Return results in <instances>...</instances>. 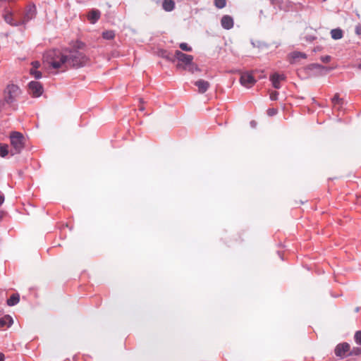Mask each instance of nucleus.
<instances>
[{
  "label": "nucleus",
  "instance_id": "nucleus-36",
  "mask_svg": "<svg viewBox=\"0 0 361 361\" xmlns=\"http://www.w3.org/2000/svg\"><path fill=\"white\" fill-rule=\"evenodd\" d=\"M250 124H251V126H252V127H255V125H256V123H255V121H251V122H250Z\"/></svg>",
  "mask_w": 361,
  "mask_h": 361
},
{
  "label": "nucleus",
  "instance_id": "nucleus-10",
  "mask_svg": "<svg viewBox=\"0 0 361 361\" xmlns=\"http://www.w3.org/2000/svg\"><path fill=\"white\" fill-rule=\"evenodd\" d=\"M221 25L226 30L231 29L234 25L233 18L228 15L224 16L221 20Z\"/></svg>",
  "mask_w": 361,
  "mask_h": 361
},
{
  "label": "nucleus",
  "instance_id": "nucleus-12",
  "mask_svg": "<svg viewBox=\"0 0 361 361\" xmlns=\"http://www.w3.org/2000/svg\"><path fill=\"white\" fill-rule=\"evenodd\" d=\"M350 350V345L347 343L339 344L335 349V353L337 356L343 357Z\"/></svg>",
  "mask_w": 361,
  "mask_h": 361
},
{
  "label": "nucleus",
  "instance_id": "nucleus-16",
  "mask_svg": "<svg viewBox=\"0 0 361 361\" xmlns=\"http://www.w3.org/2000/svg\"><path fill=\"white\" fill-rule=\"evenodd\" d=\"M13 320L12 317L9 315H5L4 317L0 318V327L1 328L4 327V326L9 327L13 324Z\"/></svg>",
  "mask_w": 361,
  "mask_h": 361
},
{
  "label": "nucleus",
  "instance_id": "nucleus-22",
  "mask_svg": "<svg viewBox=\"0 0 361 361\" xmlns=\"http://www.w3.org/2000/svg\"><path fill=\"white\" fill-rule=\"evenodd\" d=\"M11 102H6V97H4V99L0 100V111L5 110L10 105Z\"/></svg>",
  "mask_w": 361,
  "mask_h": 361
},
{
  "label": "nucleus",
  "instance_id": "nucleus-9",
  "mask_svg": "<svg viewBox=\"0 0 361 361\" xmlns=\"http://www.w3.org/2000/svg\"><path fill=\"white\" fill-rule=\"evenodd\" d=\"M240 82L243 86L250 88L255 84L256 80L251 73H243L241 74Z\"/></svg>",
  "mask_w": 361,
  "mask_h": 361
},
{
  "label": "nucleus",
  "instance_id": "nucleus-3",
  "mask_svg": "<svg viewBox=\"0 0 361 361\" xmlns=\"http://www.w3.org/2000/svg\"><path fill=\"white\" fill-rule=\"evenodd\" d=\"M175 57L178 61L177 66L185 70L194 73L195 71H198L197 66L193 63V56L191 55L185 54L180 51H175Z\"/></svg>",
  "mask_w": 361,
  "mask_h": 361
},
{
  "label": "nucleus",
  "instance_id": "nucleus-21",
  "mask_svg": "<svg viewBox=\"0 0 361 361\" xmlns=\"http://www.w3.org/2000/svg\"><path fill=\"white\" fill-rule=\"evenodd\" d=\"M115 36V33L112 30H106L102 33V37L106 39H112Z\"/></svg>",
  "mask_w": 361,
  "mask_h": 361
},
{
  "label": "nucleus",
  "instance_id": "nucleus-32",
  "mask_svg": "<svg viewBox=\"0 0 361 361\" xmlns=\"http://www.w3.org/2000/svg\"><path fill=\"white\" fill-rule=\"evenodd\" d=\"M32 68L37 69L39 67L40 63L38 61H34V62L32 63Z\"/></svg>",
  "mask_w": 361,
  "mask_h": 361
},
{
  "label": "nucleus",
  "instance_id": "nucleus-37",
  "mask_svg": "<svg viewBox=\"0 0 361 361\" xmlns=\"http://www.w3.org/2000/svg\"><path fill=\"white\" fill-rule=\"evenodd\" d=\"M358 67H359V68H361V64H360Z\"/></svg>",
  "mask_w": 361,
  "mask_h": 361
},
{
  "label": "nucleus",
  "instance_id": "nucleus-35",
  "mask_svg": "<svg viewBox=\"0 0 361 361\" xmlns=\"http://www.w3.org/2000/svg\"><path fill=\"white\" fill-rule=\"evenodd\" d=\"M4 201V197L2 195H0V205L3 204Z\"/></svg>",
  "mask_w": 361,
  "mask_h": 361
},
{
  "label": "nucleus",
  "instance_id": "nucleus-24",
  "mask_svg": "<svg viewBox=\"0 0 361 361\" xmlns=\"http://www.w3.org/2000/svg\"><path fill=\"white\" fill-rule=\"evenodd\" d=\"M30 73L32 76H34L37 79L40 78L42 77L41 72L37 71V69L31 68Z\"/></svg>",
  "mask_w": 361,
  "mask_h": 361
},
{
  "label": "nucleus",
  "instance_id": "nucleus-1",
  "mask_svg": "<svg viewBox=\"0 0 361 361\" xmlns=\"http://www.w3.org/2000/svg\"><path fill=\"white\" fill-rule=\"evenodd\" d=\"M68 49H51L44 54L43 63L49 68L64 71L68 69Z\"/></svg>",
  "mask_w": 361,
  "mask_h": 361
},
{
  "label": "nucleus",
  "instance_id": "nucleus-11",
  "mask_svg": "<svg viewBox=\"0 0 361 361\" xmlns=\"http://www.w3.org/2000/svg\"><path fill=\"white\" fill-rule=\"evenodd\" d=\"M284 79L285 77L283 75H280L278 73L273 74L270 78V80L272 82V85L276 89H279L281 87L280 83L281 81L284 80Z\"/></svg>",
  "mask_w": 361,
  "mask_h": 361
},
{
  "label": "nucleus",
  "instance_id": "nucleus-19",
  "mask_svg": "<svg viewBox=\"0 0 361 361\" xmlns=\"http://www.w3.org/2000/svg\"><path fill=\"white\" fill-rule=\"evenodd\" d=\"M331 35L334 39H340L343 37V32L340 29H334L331 31Z\"/></svg>",
  "mask_w": 361,
  "mask_h": 361
},
{
  "label": "nucleus",
  "instance_id": "nucleus-27",
  "mask_svg": "<svg viewBox=\"0 0 361 361\" xmlns=\"http://www.w3.org/2000/svg\"><path fill=\"white\" fill-rule=\"evenodd\" d=\"M341 102V99L338 95H335L332 98V102L334 103V107H336V105L338 104Z\"/></svg>",
  "mask_w": 361,
  "mask_h": 361
},
{
  "label": "nucleus",
  "instance_id": "nucleus-4",
  "mask_svg": "<svg viewBox=\"0 0 361 361\" xmlns=\"http://www.w3.org/2000/svg\"><path fill=\"white\" fill-rule=\"evenodd\" d=\"M3 18L5 22L11 26L17 27L22 25L20 18H17L14 11L5 8L3 13Z\"/></svg>",
  "mask_w": 361,
  "mask_h": 361
},
{
  "label": "nucleus",
  "instance_id": "nucleus-31",
  "mask_svg": "<svg viewBox=\"0 0 361 361\" xmlns=\"http://www.w3.org/2000/svg\"><path fill=\"white\" fill-rule=\"evenodd\" d=\"M331 59L329 56H324L321 58V60L324 63H328Z\"/></svg>",
  "mask_w": 361,
  "mask_h": 361
},
{
  "label": "nucleus",
  "instance_id": "nucleus-2",
  "mask_svg": "<svg viewBox=\"0 0 361 361\" xmlns=\"http://www.w3.org/2000/svg\"><path fill=\"white\" fill-rule=\"evenodd\" d=\"M88 62V57L83 53L75 49H68V68L70 67H82L87 65Z\"/></svg>",
  "mask_w": 361,
  "mask_h": 361
},
{
  "label": "nucleus",
  "instance_id": "nucleus-8",
  "mask_svg": "<svg viewBox=\"0 0 361 361\" xmlns=\"http://www.w3.org/2000/svg\"><path fill=\"white\" fill-rule=\"evenodd\" d=\"M29 93L35 97H38L42 95L43 92V87L40 82L37 81H31L28 84Z\"/></svg>",
  "mask_w": 361,
  "mask_h": 361
},
{
  "label": "nucleus",
  "instance_id": "nucleus-26",
  "mask_svg": "<svg viewBox=\"0 0 361 361\" xmlns=\"http://www.w3.org/2000/svg\"><path fill=\"white\" fill-rule=\"evenodd\" d=\"M180 48L186 51H190L192 50V48L189 47L186 43H181L180 44Z\"/></svg>",
  "mask_w": 361,
  "mask_h": 361
},
{
  "label": "nucleus",
  "instance_id": "nucleus-18",
  "mask_svg": "<svg viewBox=\"0 0 361 361\" xmlns=\"http://www.w3.org/2000/svg\"><path fill=\"white\" fill-rule=\"evenodd\" d=\"M19 300H20L19 295L13 294L7 300V304L9 306H13V305H16L17 303H18Z\"/></svg>",
  "mask_w": 361,
  "mask_h": 361
},
{
  "label": "nucleus",
  "instance_id": "nucleus-14",
  "mask_svg": "<svg viewBox=\"0 0 361 361\" xmlns=\"http://www.w3.org/2000/svg\"><path fill=\"white\" fill-rule=\"evenodd\" d=\"M195 85L197 87L199 92L204 93L209 88V83L204 80H198L195 82Z\"/></svg>",
  "mask_w": 361,
  "mask_h": 361
},
{
  "label": "nucleus",
  "instance_id": "nucleus-28",
  "mask_svg": "<svg viewBox=\"0 0 361 361\" xmlns=\"http://www.w3.org/2000/svg\"><path fill=\"white\" fill-rule=\"evenodd\" d=\"M277 113V110L276 109H269L267 111V114L270 116L275 115Z\"/></svg>",
  "mask_w": 361,
  "mask_h": 361
},
{
  "label": "nucleus",
  "instance_id": "nucleus-30",
  "mask_svg": "<svg viewBox=\"0 0 361 361\" xmlns=\"http://www.w3.org/2000/svg\"><path fill=\"white\" fill-rule=\"evenodd\" d=\"M277 96H278V92H274L271 93L270 99L271 100H276L277 99Z\"/></svg>",
  "mask_w": 361,
  "mask_h": 361
},
{
  "label": "nucleus",
  "instance_id": "nucleus-23",
  "mask_svg": "<svg viewBox=\"0 0 361 361\" xmlns=\"http://www.w3.org/2000/svg\"><path fill=\"white\" fill-rule=\"evenodd\" d=\"M214 5L218 8H223L226 6V0H214Z\"/></svg>",
  "mask_w": 361,
  "mask_h": 361
},
{
  "label": "nucleus",
  "instance_id": "nucleus-25",
  "mask_svg": "<svg viewBox=\"0 0 361 361\" xmlns=\"http://www.w3.org/2000/svg\"><path fill=\"white\" fill-rule=\"evenodd\" d=\"M355 340L357 344L361 345V331H358L355 333Z\"/></svg>",
  "mask_w": 361,
  "mask_h": 361
},
{
  "label": "nucleus",
  "instance_id": "nucleus-7",
  "mask_svg": "<svg viewBox=\"0 0 361 361\" xmlns=\"http://www.w3.org/2000/svg\"><path fill=\"white\" fill-rule=\"evenodd\" d=\"M36 15V8L34 5L27 6L23 17L20 18L22 25H25L30 20L33 19Z\"/></svg>",
  "mask_w": 361,
  "mask_h": 361
},
{
  "label": "nucleus",
  "instance_id": "nucleus-13",
  "mask_svg": "<svg viewBox=\"0 0 361 361\" xmlns=\"http://www.w3.org/2000/svg\"><path fill=\"white\" fill-rule=\"evenodd\" d=\"M101 13L99 10L92 9L87 14V19L92 24L95 23L100 18Z\"/></svg>",
  "mask_w": 361,
  "mask_h": 361
},
{
  "label": "nucleus",
  "instance_id": "nucleus-34",
  "mask_svg": "<svg viewBox=\"0 0 361 361\" xmlns=\"http://www.w3.org/2000/svg\"><path fill=\"white\" fill-rule=\"evenodd\" d=\"M4 355L2 353H0V361H4Z\"/></svg>",
  "mask_w": 361,
  "mask_h": 361
},
{
  "label": "nucleus",
  "instance_id": "nucleus-5",
  "mask_svg": "<svg viewBox=\"0 0 361 361\" xmlns=\"http://www.w3.org/2000/svg\"><path fill=\"white\" fill-rule=\"evenodd\" d=\"M10 138L11 145L16 151L15 153H19L24 147V137L22 134L17 132H14L11 135Z\"/></svg>",
  "mask_w": 361,
  "mask_h": 361
},
{
  "label": "nucleus",
  "instance_id": "nucleus-20",
  "mask_svg": "<svg viewBox=\"0 0 361 361\" xmlns=\"http://www.w3.org/2000/svg\"><path fill=\"white\" fill-rule=\"evenodd\" d=\"M8 154V146L5 144H0V156L5 157Z\"/></svg>",
  "mask_w": 361,
  "mask_h": 361
},
{
  "label": "nucleus",
  "instance_id": "nucleus-17",
  "mask_svg": "<svg viewBox=\"0 0 361 361\" xmlns=\"http://www.w3.org/2000/svg\"><path fill=\"white\" fill-rule=\"evenodd\" d=\"M162 6L166 11H171L174 8L175 3L173 0H164Z\"/></svg>",
  "mask_w": 361,
  "mask_h": 361
},
{
  "label": "nucleus",
  "instance_id": "nucleus-6",
  "mask_svg": "<svg viewBox=\"0 0 361 361\" xmlns=\"http://www.w3.org/2000/svg\"><path fill=\"white\" fill-rule=\"evenodd\" d=\"M19 93V87L13 84L8 85L4 90V97L6 102H12Z\"/></svg>",
  "mask_w": 361,
  "mask_h": 361
},
{
  "label": "nucleus",
  "instance_id": "nucleus-33",
  "mask_svg": "<svg viewBox=\"0 0 361 361\" xmlns=\"http://www.w3.org/2000/svg\"><path fill=\"white\" fill-rule=\"evenodd\" d=\"M355 31L357 35H361V25L356 26Z\"/></svg>",
  "mask_w": 361,
  "mask_h": 361
},
{
  "label": "nucleus",
  "instance_id": "nucleus-29",
  "mask_svg": "<svg viewBox=\"0 0 361 361\" xmlns=\"http://www.w3.org/2000/svg\"><path fill=\"white\" fill-rule=\"evenodd\" d=\"M310 68H317V69H323L324 67L317 63H314L310 66Z\"/></svg>",
  "mask_w": 361,
  "mask_h": 361
},
{
  "label": "nucleus",
  "instance_id": "nucleus-15",
  "mask_svg": "<svg viewBox=\"0 0 361 361\" xmlns=\"http://www.w3.org/2000/svg\"><path fill=\"white\" fill-rule=\"evenodd\" d=\"M289 57L290 62L294 63L298 62L300 59H306V54L302 52L294 51L290 54Z\"/></svg>",
  "mask_w": 361,
  "mask_h": 361
}]
</instances>
